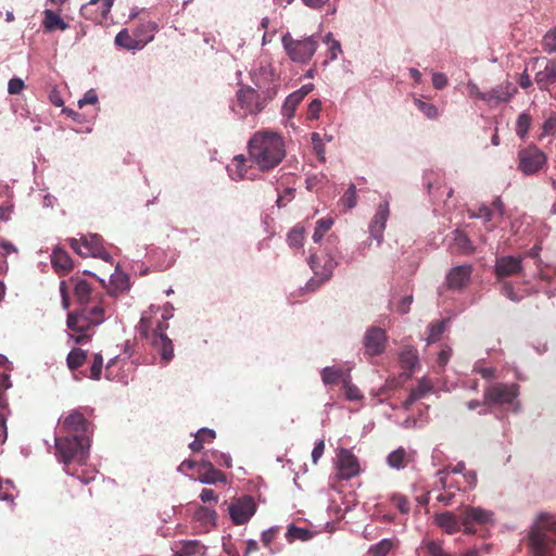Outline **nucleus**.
I'll use <instances>...</instances> for the list:
<instances>
[{
    "label": "nucleus",
    "instance_id": "nucleus-1",
    "mask_svg": "<svg viewBox=\"0 0 556 556\" xmlns=\"http://www.w3.org/2000/svg\"><path fill=\"white\" fill-rule=\"evenodd\" d=\"M168 317L159 307H150L142 313L138 325L140 338L147 342L161 355L164 363H168L174 357V345L165 331L168 328Z\"/></svg>",
    "mask_w": 556,
    "mask_h": 556
},
{
    "label": "nucleus",
    "instance_id": "nucleus-2",
    "mask_svg": "<svg viewBox=\"0 0 556 556\" xmlns=\"http://www.w3.org/2000/svg\"><path fill=\"white\" fill-rule=\"evenodd\" d=\"M250 160L263 172L278 166L286 156L285 141L277 132H255L248 143Z\"/></svg>",
    "mask_w": 556,
    "mask_h": 556
},
{
    "label": "nucleus",
    "instance_id": "nucleus-3",
    "mask_svg": "<svg viewBox=\"0 0 556 556\" xmlns=\"http://www.w3.org/2000/svg\"><path fill=\"white\" fill-rule=\"evenodd\" d=\"M58 459L68 467L72 463L85 464L89 455L90 440L84 437L58 435L54 440ZM70 473V469H65Z\"/></svg>",
    "mask_w": 556,
    "mask_h": 556
},
{
    "label": "nucleus",
    "instance_id": "nucleus-4",
    "mask_svg": "<svg viewBox=\"0 0 556 556\" xmlns=\"http://www.w3.org/2000/svg\"><path fill=\"white\" fill-rule=\"evenodd\" d=\"M552 534H556V520L548 514H541L529 534L533 556L549 555L556 544Z\"/></svg>",
    "mask_w": 556,
    "mask_h": 556
},
{
    "label": "nucleus",
    "instance_id": "nucleus-5",
    "mask_svg": "<svg viewBox=\"0 0 556 556\" xmlns=\"http://www.w3.org/2000/svg\"><path fill=\"white\" fill-rule=\"evenodd\" d=\"M282 45L288 56L298 63H307L315 54L318 40L314 36L294 39L289 33L282 36Z\"/></svg>",
    "mask_w": 556,
    "mask_h": 556
},
{
    "label": "nucleus",
    "instance_id": "nucleus-6",
    "mask_svg": "<svg viewBox=\"0 0 556 556\" xmlns=\"http://www.w3.org/2000/svg\"><path fill=\"white\" fill-rule=\"evenodd\" d=\"M251 80L256 91L262 93L264 99L271 101L278 93L279 76L270 65L260 66L251 72Z\"/></svg>",
    "mask_w": 556,
    "mask_h": 556
},
{
    "label": "nucleus",
    "instance_id": "nucleus-7",
    "mask_svg": "<svg viewBox=\"0 0 556 556\" xmlns=\"http://www.w3.org/2000/svg\"><path fill=\"white\" fill-rule=\"evenodd\" d=\"M519 395L517 383H492L484 389V404L489 406L513 405Z\"/></svg>",
    "mask_w": 556,
    "mask_h": 556
},
{
    "label": "nucleus",
    "instance_id": "nucleus-8",
    "mask_svg": "<svg viewBox=\"0 0 556 556\" xmlns=\"http://www.w3.org/2000/svg\"><path fill=\"white\" fill-rule=\"evenodd\" d=\"M157 26L155 23H148L137 28L135 37H132L127 29L121 30L115 37V43L127 50L142 49L154 37V31Z\"/></svg>",
    "mask_w": 556,
    "mask_h": 556
},
{
    "label": "nucleus",
    "instance_id": "nucleus-9",
    "mask_svg": "<svg viewBox=\"0 0 556 556\" xmlns=\"http://www.w3.org/2000/svg\"><path fill=\"white\" fill-rule=\"evenodd\" d=\"M517 161V169L530 176L538 174L546 165L547 156L536 146H528L519 150Z\"/></svg>",
    "mask_w": 556,
    "mask_h": 556
},
{
    "label": "nucleus",
    "instance_id": "nucleus-10",
    "mask_svg": "<svg viewBox=\"0 0 556 556\" xmlns=\"http://www.w3.org/2000/svg\"><path fill=\"white\" fill-rule=\"evenodd\" d=\"M61 435L84 437L90 440L93 426L79 410H72L60 421Z\"/></svg>",
    "mask_w": 556,
    "mask_h": 556
},
{
    "label": "nucleus",
    "instance_id": "nucleus-11",
    "mask_svg": "<svg viewBox=\"0 0 556 556\" xmlns=\"http://www.w3.org/2000/svg\"><path fill=\"white\" fill-rule=\"evenodd\" d=\"M238 106L243 110L244 114L255 115L262 112L270 102L262 97L252 86L242 85L237 91Z\"/></svg>",
    "mask_w": 556,
    "mask_h": 556
},
{
    "label": "nucleus",
    "instance_id": "nucleus-12",
    "mask_svg": "<svg viewBox=\"0 0 556 556\" xmlns=\"http://www.w3.org/2000/svg\"><path fill=\"white\" fill-rule=\"evenodd\" d=\"M534 81L542 91H549L556 83V60L535 58L533 59Z\"/></svg>",
    "mask_w": 556,
    "mask_h": 556
},
{
    "label": "nucleus",
    "instance_id": "nucleus-13",
    "mask_svg": "<svg viewBox=\"0 0 556 556\" xmlns=\"http://www.w3.org/2000/svg\"><path fill=\"white\" fill-rule=\"evenodd\" d=\"M462 525L466 534L476 533V526H486L493 522V514L490 510L467 506L460 513Z\"/></svg>",
    "mask_w": 556,
    "mask_h": 556
},
{
    "label": "nucleus",
    "instance_id": "nucleus-14",
    "mask_svg": "<svg viewBox=\"0 0 556 556\" xmlns=\"http://www.w3.org/2000/svg\"><path fill=\"white\" fill-rule=\"evenodd\" d=\"M67 327L77 332L76 337L72 336L77 344H85L91 340L89 331L96 327L81 309L72 312L67 315Z\"/></svg>",
    "mask_w": 556,
    "mask_h": 556
},
{
    "label": "nucleus",
    "instance_id": "nucleus-15",
    "mask_svg": "<svg viewBox=\"0 0 556 556\" xmlns=\"http://www.w3.org/2000/svg\"><path fill=\"white\" fill-rule=\"evenodd\" d=\"M388 337L386 331L379 327H370L364 336V348L366 354L377 356L384 352Z\"/></svg>",
    "mask_w": 556,
    "mask_h": 556
},
{
    "label": "nucleus",
    "instance_id": "nucleus-16",
    "mask_svg": "<svg viewBox=\"0 0 556 556\" xmlns=\"http://www.w3.org/2000/svg\"><path fill=\"white\" fill-rule=\"evenodd\" d=\"M114 0H90L80 8V14L87 20L102 23L108 18Z\"/></svg>",
    "mask_w": 556,
    "mask_h": 556
},
{
    "label": "nucleus",
    "instance_id": "nucleus-17",
    "mask_svg": "<svg viewBox=\"0 0 556 556\" xmlns=\"http://www.w3.org/2000/svg\"><path fill=\"white\" fill-rule=\"evenodd\" d=\"M338 477L341 480H349L359 473L357 457L346 448H341L338 454Z\"/></svg>",
    "mask_w": 556,
    "mask_h": 556
},
{
    "label": "nucleus",
    "instance_id": "nucleus-18",
    "mask_svg": "<svg viewBox=\"0 0 556 556\" xmlns=\"http://www.w3.org/2000/svg\"><path fill=\"white\" fill-rule=\"evenodd\" d=\"M12 387L10 376L0 374V442L4 443L8 437L7 419L10 415V408L5 391Z\"/></svg>",
    "mask_w": 556,
    "mask_h": 556
},
{
    "label": "nucleus",
    "instance_id": "nucleus-19",
    "mask_svg": "<svg viewBox=\"0 0 556 556\" xmlns=\"http://www.w3.org/2000/svg\"><path fill=\"white\" fill-rule=\"evenodd\" d=\"M522 269V257L520 256H501L496 258L494 265V273L498 280L521 274Z\"/></svg>",
    "mask_w": 556,
    "mask_h": 556
},
{
    "label": "nucleus",
    "instance_id": "nucleus-20",
    "mask_svg": "<svg viewBox=\"0 0 556 556\" xmlns=\"http://www.w3.org/2000/svg\"><path fill=\"white\" fill-rule=\"evenodd\" d=\"M389 215V202L384 201L378 205L377 211L369 224L370 238L375 239L378 245H380L383 241V232Z\"/></svg>",
    "mask_w": 556,
    "mask_h": 556
},
{
    "label": "nucleus",
    "instance_id": "nucleus-21",
    "mask_svg": "<svg viewBox=\"0 0 556 556\" xmlns=\"http://www.w3.org/2000/svg\"><path fill=\"white\" fill-rule=\"evenodd\" d=\"M255 513V503L251 496L232 503L229 507L230 517L236 525H243L250 520Z\"/></svg>",
    "mask_w": 556,
    "mask_h": 556
},
{
    "label": "nucleus",
    "instance_id": "nucleus-22",
    "mask_svg": "<svg viewBox=\"0 0 556 556\" xmlns=\"http://www.w3.org/2000/svg\"><path fill=\"white\" fill-rule=\"evenodd\" d=\"M517 87L510 81H505L495 88L486 91L485 102L490 105H496L508 102L517 93Z\"/></svg>",
    "mask_w": 556,
    "mask_h": 556
},
{
    "label": "nucleus",
    "instance_id": "nucleus-23",
    "mask_svg": "<svg viewBox=\"0 0 556 556\" xmlns=\"http://www.w3.org/2000/svg\"><path fill=\"white\" fill-rule=\"evenodd\" d=\"M471 274V265H460L453 267L446 276L447 288L454 290L463 289L469 282Z\"/></svg>",
    "mask_w": 556,
    "mask_h": 556
},
{
    "label": "nucleus",
    "instance_id": "nucleus-24",
    "mask_svg": "<svg viewBox=\"0 0 556 556\" xmlns=\"http://www.w3.org/2000/svg\"><path fill=\"white\" fill-rule=\"evenodd\" d=\"M194 479L206 484H213L216 482L225 483L227 481L226 475L216 469L210 460H202L199 463L197 477Z\"/></svg>",
    "mask_w": 556,
    "mask_h": 556
},
{
    "label": "nucleus",
    "instance_id": "nucleus-25",
    "mask_svg": "<svg viewBox=\"0 0 556 556\" xmlns=\"http://www.w3.org/2000/svg\"><path fill=\"white\" fill-rule=\"evenodd\" d=\"M308 264L314 274L318 277L316 285L314 283V280H311L307 285L308 287H313L312 289L314 290L319 286L320 282L328 280L331 277L333 263L331 260H329L324 265H320L317 255L313 253L308 258Z\"/></svg>",
    "mask_w": 556,
    "mask_h": 556
},
{
    "label": "nucleus",
    "instance_id": "nucleus-26",
    "mask_svg": "<svg viewBox=\"0 0 556 556\" xmlns=\"http://www.w3.org/2000/svg\"><path fill=\"white\" fill-rule=\"evenodd\" d=\"M83 247L86 252H83L85 255H89L92 257L101 258L105 262H111V254L104 249L101 238L97 235H92L88 238L83 239Z\"/></svg>",
    "mask_w": 556,
    "mask_h": 556
},
{
    "label": "nucleus",
    "instance_id": "nucleus-27",
    "mask_svg": "<svg viewBox=\"0 0 556 556\" xmlns=\"http://www.w3.org/2000/svg\"><path fill=\"white\" fill-rule=\"evenodd\" d=\"M70 282L73 286L74 295L77 302L81 305H86L87 303H89L92 298L93 291L90 283L79 276L71 277Z\"/></svg>",
    "mask_w": 556,
    "mask_h": 556
},
{
    "label": "nucleus",
    "instance_id": "nucleus-28",
    "mask_svg": "<svg viewBox=\"0 0 556 556\" xmlns=\"http://www.w3.org/2000/svg\"><path fill=\"white\" fill-rule=\"evenodd\" d=\"M172 549L173 556H195L203 555L205 546L198 540L175 542Z\"/></svg>",
    "mask_w": 556,
    "mask_h": 556
},
{
    "label": "nucleus",
    "instance_id": "nucleus-29",
    "mask_svg": "<svg viewBox=\"0 0 556 556\" xmlns=\"http://www.w3.org/2000/svg\"><path fill=\"white\" fill-rule=\"evenodd\" d=\"M435 523L442 528L446 533L454 534L458 531H460L463 525H462V518L457 517L452 511H444L441 514L435 515Z\"/></svg>",
    "mask_w": 556,
    "mask_h": 556
},
{
    "label": "nucleus",
    "instance_id": "nucleus-30",
    "mask_svg": "<svg viewBox=\"0 0 556 556\" xmlns=\"http://www.w3.org/2000/svg\"><path fill=\"white\" fill-rule=\"evenodd\" d=\"M401 367L408 371L407 377H410L415 368L419 365L418 351L412 345L402 348L399 354Z\"/></svg>",
    "mask_w": 556,
    "mask_h": 556
},
{
    "label": "nucleus",
    "instance_id": "nucleus-31",
    "mask_svg": "<svg viewBox=\"0 0 556 556\" xmlns=\"http://www.w3.org/2000/svg\"><path fill=\"white\" fill-rule=\"evenodd\" d=\"M51 263L54 268V270L59 275H65L70 270H72L74 263L68 253L61 249L55 248L51 255Z\"/></svg>",
    "mask_w": 556,
    "mask_h": 556
},
{
    "label": "nucleus",
    "instance_id": "nucleus-32",
    "mask_svg": "<svg viewBox=\"0 0 556 556\" xmlns=\"http://www.w3.org/2000/svg\"><path fill=\"white\" fill-rule=\"evenodd\" d=\"M215 509L206 506H199L193 515V518L200 523L204 531H208L216 525Z\"/></svg>",
    "mask_w": 556,
    "mask_h": 556
},
{
    "label": "nucleus",
    "instance_id": "nucleus-33",
    "mask_svg": "<svg viewBox=\"0 0 556 556\" xmlns=\"http://www.w3.org/2000/svg\"><path fill=\"white\" fill-rule=\"evenodd\" d=\"M248 160L244 155L240 154L233 157L232 163L228 166L230 177L235 180L250 178Z\"/></svg>",
    "mask_w": 556,
    "mask_h": 556
},
{
    "label": "nucleus",
    "instance_id": "nucleus-34",
    "mask_svg": "<svg viewBox=\"0 0 556 556\" xmlns=\"http://www.w3.org/2000/svg\"><path fill=\"white\" fill-rule=\"evenodd\" d=\"M45 18H43V26L47 30L53 31V30H65L68 25L52 10H46L43 12Z\"/></svg>",
    "mask_w": 556,
    "mask_h": 556
},
{
    "label": "nucleus",
    "instance_id": "nucleus-35",
    "mask_svg": "<svg viewBox=\"0 0 556 556\" xmlns=\"http://www.w3.org/2000/svg\"><path fill=\"white\" fill-rule=\"evenodd\" d=\"M86 359L87 352L79 348H74L66 357L67 367L71 371H75L84 365Z\"/></svg>",
    "mask_w": 556,
    "mask_h": 556
},
{
    "label": "nucleus",
    "instance_id": "nucleus-36",
    "mask_svg": "<svg viewBox=\"0 0 556 556\" xmlns=\"http://www.w3.org/2000/svg\"><path fill=\"white\" fill-rule=\"evenodd\" d=\"M387 463L391 468L402 469L407 464V453L404 447L391 452L387 457Z\"/></svg>",
    "mask_w": 556,
    "mask_h": 556
},
{
    "label": "nucleus",
    "instance_id": "nucleus-37",
    "mask_svg": "<svg viewBox=\"0 0 556 556\" xmlns=\"http://www.w3.org/2000/svg\"><path fill=\"white\" fill-rule=\"evenodd\" d=\"M286 538L289 543H292L296 540L308 541L313 538V533L306 528H300L294 525H290L288 527Z\"/></svg>",
    "mask_w": 556,
    "mask_h": 556
},
{
    "label": "nucleus",
    "instance_id": "nucleus-38",
    "mask_svg": "<svg viewBox=\"0 0 556 556\" xmlns=\"http://www.w3.org/2000/svg\"><path fill=\"white\" fill-rule=\"evenodd\" d=\"M303 101L301 98V94H298L296 92H292L287 97L285 100V103L282 105V114L287 117H292L298 105Z\"/></svg>",
    "mask_w": 556,
    "mask_h": 556
},
{
    "label": "nucleus",
    "instance_id": "nucleus-39",
    "mask_svg": "<svg viewBox=\"0 0 556 556\" xmlns=\"http://www.w3.org/2000/svg\"><path fill=\"white\" fill-rule=\"evenodd\" d=\"M305 240V229L302 226L293 227L288 233V242L292 248H302Z\"/></svg>",
    "mask_w": 556,
    "mask_h": 556
},
{
    "label": "nucleus",
    "instance_id": "nucleus-40",
    "mask_svg": "<svg viewBox=\"0 0 556 556\" xmlns=\"http://www.w3.org/2000/svg\"><path fill=\"white\" fill-rule=\"evenodd\" d=\"M532 118L528 113H521L516 123V132L521 138L525 139L527 134L531 127Z\"/></svg>",
    "mask_w": 556,
    "mask_h": 556
},
{
    "label": "nucleus",
    "instance_id": "nucleus-41",
    "mask_svg": "<svg viewBox=\"0 0 556 556\" xmlns=\"http://www.w3.org/2000/svg\"><path fill=\"white\" fill-rule=\"evenodd\" d=\"M81 311L86 313L87 317L98 326L104 320V308L101 304H97L92 307H83Z\"/></svg>",
    "mask_w": 556,
    "mask_h": 556
},
{
    "label": "nucleus",
    "instance_id": "nucleus-42",
    "mask_svg": "<svg viewBox=\"0 0 556 556\" xmlns=\"http://www.w3.org/2000/svg\"><path fill=\"white\" fill-rule=\"evenodd\" d=\"M333 222L331 218H320L316 223V227L313 233L314 242L318 243L324 238L325 233L330 230Z\"/></svg>",
    "mask_w": 556,
    "mask_h": 556
},
{
    "label": "nucleus",
    "instance_id": "nucleus-43",
    "mask_svg": "<svg viewBox=\"0 0 556 556\" xmlns=\"http://www.w3.org/2000/svg\"><path fill=\"white\" fill-rule=\"evenodd\" d=\"M103 368V357L100 353H94L92 355L90 372L87 375L92 380H100L102 376Z\"/></svg>",
    "mask_w": 556,
    "mask_h": 556
},
{
    "label": "nucleus",
    "instance_id": "nucleus-44",
    "mask_svg": "<svg viewBox=\"0 0 556 556\" xmlns=\"http://www.w3.org/2000/svg\"><path fill=\"white\" fill-rule=\"evenodd\" d=\"M414 104L417 109L425 114L429 119H435L439 116V112L435 105L432 103L425 102L418 98L414 99Z\"/></svg>",
    "mask_w": 556,
    "mask_h": 556
},
{
    "label": "nucleus",
    "instance_id": "nucleus-45",
    "mask_svg": "<svg viewBox=\"0 0 556 556\" xmlns=\"http://www.w3.org/2000/svg\"><path fill=\"white\" fill-rule=\"evenodd\" d=\"M431 390L432 384L430 383V381L427 380L426 378H422L418 381L415 388L410 389L409 393L413 395V397H415L418 401L419 399H422L429 392H431Z\"/></svg>",
    "mask_w": 556,
    "mask_h": 556
},
{
    "label": "nucleus",
    "instance_id": "nucleus-46",
    "mask_svg": "<svg viewBox=\"0 0 556 556\" xmlns=\"http://www.w3.org/2000/svg\"><path fill=\"white\" fill-rule=\"evenodd\" d=\"M393 543L389 539L381 540L379 543L372 545L369 548V554L371 556H387L389 552L392 549Z\"/></svg>",
    "mask_w": 556,
    "mask_h": 556
},
{
    "label": "nucleus",
    "instance_id": "nucleus-47",
    "mask_svg": "<svg viewBox=\"0 0 556 556\" xmlns=\"http://www.w3.org/2000/svg\"><path fill=\"white\" fill-rule=\"evenodd\" d=\"M342 377V370L336 367H326L321 372V379L325 384H336Z\"/></svg>",
    "mask_w": 556,
    "mask_h": 556
},
{
    "label": "nucleus",
    "instance_id": "nucleus-48",
    "mask_svg": "<svg viewBox=\"0 0 556 556\" xmlns=\"http://www.w3.org/2000/svg\"><path fill=\"white\" fill-rule=\"evenodd\" d=\"M542 48L547 53L556 52V27L548 30L542 40Z\"/></svg>",
    "mask_w": 556,
    "mask_h": 556
},
{
    "label": "nucleus",
    "instance_id": "nucleus-49",
    "mask_svg": "<svg viewBox=\"0 0 556 556\" xmlns=\"http://www.w3.org/2000/svg\"><path fill=\"white\" fill-rule=\"evenodd\" d=\"M444 329L445 324L442 320L431 324L429 327V336L427 338L428 344L439 341Z\"/></svg>",
    "mask_w": 556,
    "mask_h": 556
},
{
    "label": "nucleus",
    "instance_id": "nucleus-50",
    "mask_svg": "<svg viewBox=\"0 0 556 556\" xmlns=\"http://www.w3.org/2000/svg\"><path fill=\"white\" fill-rule=\"evenodd\" d=\"M342 205L346 208H353L356 205L357 197H356V187L355 185H350L345 193L340 199Z\"/></svg>",
    "mask_w": 556,
    "mask_h": 556
},
{
    "label": "nucleus",
    "instance_id": "nucleus-51",
    "mask_svg": "<svg viewBox=\"0 0 556 556\" xmlns=\"http://www.w3.org/2000/svg\"><path fill=\"white\" fill-rule=\"evenodd\" d=\"M468 215L470 218H482L489 223L493 218V211L486 205H481L477 211L468 210Z\"/></svg>",
    "mask_w": 556,
    "mask_h": 556
},
{
    "label": "nucleus",
    "instance_id": "nucleus-52",
    "mask_svg": "<svg viewBox=\"0 0 556 556\" xmlns=\"http://www.w3.org/2000/svg\"><path fill=\"white\" fill-rule=\"evenodd\" d=\"M455 243L457 244L460 252L464 254H469V253L473 252V247H472L471 241L469 240V238L466 235H464L462 232L456 233Z\"/></svg>",
    "mask_w": 556,
    "mask_h": 556
},
{
    "label": "nucleus",
    "instance_id": "nucleus-53",
    "mask_svg": "<svg viewBox=\"0 0 556 556\" xmlns=\"http://www.w3.org/2000/svg\"><path fill=\"white\" fill-rule=\"evenodd\" d=\"M311 139H312L313 149H314L315 153L317 154L318 160L324 162L326 149H325V144L323 142L320 135L318 132H313L311 135Z\"/></svg>",
    "mask_w": 556,
    "mask_h": 556
},
{
    "label": "nucleus",
    "instance_id": "nucleus-54",
    "mask_svg": "<svg viewBox=\"0 0 556 556\" xmlns=\"http://www.w3.org/2000/svg\"><path fill=\"white\" fill-rule=\"evenodd\" d=\"M391 502L402 514H407L410 509L408 500L402 494H393Z\"/></svg>",
    "mask_w": 556,
    "mask_h": 556
},
{
    "label": "nucleus",
    "instance_id": "nucleus-55",
    "mask_svg": "<svg viewBox=\"0 0 556 556\" xmlns=\"http://www.w3.org/2000/svg\"><path fill=\"white\" fill-rule=\"evenodd\" d=\"M426 548L428 554L431 556H451L444 552L441 543L439 542L430 541L426 544Z\"/></svg>",
    "mask_w": 556,
    "mask_h": 556
},
{
    "label": "nucleus",
    "instance_id": "nucleus-56",
    "mask_svg": "<svg viewBox=\"0 0 556 556\" xmlns=\"http://www.w3.org/2000/svg\"><path fill=\"white\" fill-rule=\"evenodd\" d=\"M344 391L346 399L350 401H357L362 399V393L359 389L356 386L351 384L350 382H344Z\"/></svg>",
    "mask_w": 556,
    "mask_h": 556
},
{
    "label": "nucleus",
    "instance_id": "nucleus-57",
    "mask_svg": "<svg viewBox=\"0 0 556 556\" xmlns=\"http://www.w3.org/2000/svg\"><path fill=\"white\" fill-rule=\"evenodd\" d=\"M502 293L513 302L521 301V296L518 295L510 282H504L502 287Z\"/></svg>",
    "mask_w": 556,
    "mask_h": 556
},
{
    "label": "nucleus",
    "instance_id": "nucleus-58",
    "mask_svg": "<svg viewBox=\"0 0 556 556\" xmlns=\"http://www.w3.org/2000/svg\"><path fill=\"white\" fill-rule=\"evenodd\" d=\"M467 90H468V94L471 97V98H477L479 100H482L485 102V99H486V92H482L480 91L479 87L477 84H475L473 81H468L467 84Z\"/></svg>",
    "mask_w": 556,
    "mask_h": 556
},
{
    "label": "nucleus",
    "instance_id": "nucleus-59",
    "mask_svg": "<svg viewBox=\"0 0 556 556\" xmlns=\"http://www.w3.org/2000/svg\"><path fill=\"white\" fill-rule=\"evenodd\" d=\"M321 110V102L317 99L313 100L307 109V118L317 119Z\"/></svg>",
    "mask_w": 556,
    "mask_h": 556
},
{
    "label": "nucleus",
    "instance_id": "nucleus-60",
    "mask_svg": "<svg viewBox=\"0 0 556 556\" xmlns=\"http://www.w3.org/2000/svg\"><path fill=\"white\" fill-rule=\"evenodd\" d=\"M24 81L21 78L15 77L10 79L8 85V91L11 94H18L24 89Z\"/></svg>",
    "mask_w": 556,
    "mask_h": 556
},
{
    "label": "nucleus",
    "instance_id": "nucleus-61",
    "mask_svg": "<svg viewBox=\"0 0 556 556\" xmlns=\"http://www.w3.org/2000/svg\"><path fill=\"white\" fill-rule=\"evenodd\" d=\"M195 435L197 439H199L203 444L206 442H212L216 437L215 431L207 428L200 429Z\"/></svg>",
    "mask_w": 556,
    "mask_h": 556
},
{
    "label": "nucleus",
    "instance_id": "nucleus-62",
    "mask_svg": "<svg viewBox=\"0 0 556 556\" xmlns=\"http://www.w3.org/2000/svg\"><path fill=\"white\" fill-rule=\"evenodd\" d=\"M98 102V96L93 89L88 90L84 98L78 101V106L81 109L86 104H94Z\"/></svg>",
    "mask_w": 556,
    "mask_h": 556
},
{
    "label": "nucleus",
    "instance_id": "nucleus-63",
    "mask_svg": "<svg viewBox=\"0 0 556 556\" xmlns=\"http://www.w3.org/2000/svg\"><path fill=\"white\" fill-rule=\"evenodd\" d=\"M473 371L479 374L484 379H493L495 378V369L493 367H485L481 365H476Z\"/></svg>",
    "mask_w": 556,
    "mask_h": 556
},
{
    "label": "nucleus",
    "instance_id": "nucleus-64",
    "mask_svg": "<svg viewBox=\"0 0 556 556\" xmlns=\"http://www.w3.org/2000/svg\"><path fill=\"white\" fill-rule=\"evenodd\" d=\"M432 84L435 89L441 90L446 87L447 77L443 73H434L432 75Z\"/></svg>",
    "mask_w": 556,
    "mask_h": 556
}]
</instances>
